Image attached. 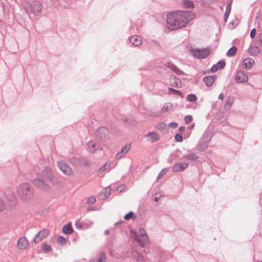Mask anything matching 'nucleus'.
I'll use <instances>...</instances> for the list:
<instances>
[{"label":"nucleus","instance_id":"nucleus-18","mask_svg":"<svg viewBox=\"0 0 262 262\" xmlns=\"http://www.w3.org/2000/svg\"><path fill=\"white\" fill-rule=\"evenodd\" d=\"M88 147L91 152H95L96 150V142L93 140L90 141L88 143Z\"/></svg>","mask_w":262,"mask_h":262},{"label":"nucleus","instance_id":"nucleus-37","mask_svg":"<svg viewBox=\"0 0 262 262\" xmlns=\"http://www.w3.org/2000/svg\"><path fill=\"white\" fill-rule=\"evenodd\" d=\"M105 254H102L98 259L97 262H105Z\"/></svg>","mask_w":262,"mask_h":262},{"label":"nucleus","instance_id":"nucleus-33","mask_svg":"<svg viewBox=\"0 0 262 262\" xmlns=\"http://www.w3.org/2000/svg\"><path fill=\"white\" fill-rule=\"evenodd\" d=\"M42 247L43 250L45 251H49L51 250V246L46 244H42Z\"/></svg>","mask_w":262,"mask_h":262},{"label":"nucleus","instance_id":"nucleus-17","mask_svg":"<svg viewBox=\"0 0 262 262\" xmlns=\"http://www.w3.org/2000/svg\"><path fill=\"white\" fill-rule=\"evenodd\" d=\"M215 78L214 76H206L203 78V80L207 86H210L214 83Z\"/></svg>","mask_w":262,"mask_h":262},{"label":"nucleus","instance_id":"nucleus-4","mask_svg":"<svg viewBox=\"0 0 262 262\" xmlns=\"http://www.w3.org/2000/svg\"><path fill=\"white\" fill-rule=\"evenodd\" d=\"M192 55L198 58H205L210 54V50L209 48L199 49L193 48L191 50Z\"/></svg>","mask_w":262,"mask_h":262},{"label":"nucleus","instance_id":"nucleus-7","mask_svg":"<svg viewBox=\"0 0 262 262\" xmlns=\"http://www.w3.org/2000/svg\"><path fill=\"white\" fill-rule=\"evenodd\" d=\"M58 167L62 172L67 176H71L73 173L72 168L63 162L58 163Z\"/></svg>","mask_w":262,"mask_h":262},{"label":"nucleus","instance_id":"nucleus-40","mask_svg":"<svg viewBox=\"0 0 262 262\" xmlns=\"http://www.w3.org/2000/svg\"><path fill=\"white\" fill-rule=\"evenodd\" d=\"M219 69H220V68L218 67L217 64H215L212 67L211 71L212 72H215L217 71Z\"/></svg>","mask_w":262,"mask_h":262},{"label":"nucleus","instance_id":"nucleus-25","mask_svg":"<svg viewBox=\"0 0 262 262\" xmlns=\"http://www.w3.org/2000/svg\"><path fill=\"white\" fill-rule=\"evenodd\" d=\"M167 67L177 74H179L181 72V71L172 63H168Z\"/></svg>","mask_w":262,"mask_h":262},{"label":"nucleus","instance_id":"nucleus-9","mask_svg":"<svg viewBox=\"0 0 262 262\" xmlns=\"http://www.w3.org/2000/svg\"><path fill=\"white\" fill-rule=\"evenodd\" d=\"M188 166V164L185 162H180L176 164L172 168V171L173 172H179L181 171H183L185 169L187 166Z\"/></svg>","mask_w":262,"mask_h":262},{"label":"nucleus","instance_id":"nucleus-34","mask_svg":"<svg viewBox=\"0 0 262 262\" xmlns=\"http://www.w3.org/2000/svg\"><path fill=\"white\" fill-rule=\"evenodd\" d=\"M192 117L190 115H187L185 117V122L187 124H189L192 121Z\"/></svg>","mask_w":262,"mask_h":262},{"label":"nucleus","instance_id":"nucleus-12","mask_svg":"<svg viewBox=\"0 0 262 262\" xmlns=\"http://www.w3.org/2000/svg\"><path fill=\"white\" fill-rule=\"evenodd\" d=\"M254 60L251 58H247L245 59L243 61L242 66L243 68L250 69L253 65Z\"/></svg>","mask_w":262,"mask_h":262},{"label":"nucleus","instance_id":"nucleus-5","mask_svg":"<svg viewBox=\"0 0 262 262\" xmlns=\"http://www.w3.org/2000/svg\"><path fill=\"white\" fill-rule=\"evenodd\" d=\"M30 243L25 237H20L17 242V247L19 250H25L29 248Z\"/></svg>","mask_w":262,"mask_h":262},{"label":"nucleus","instance_id":"nucleus-49","mask_svg":"<svg viewBox=\"0 0 262 262\" xmlns=\"http://www.w3.org/2000/svg\"><path fill=\"white\" fill-rule=\"evenodd\" d=\"M105 233L106 234H108L110 233V231L108 230H106L105 231Z\"/></svg>","mask_w":262,"mask_h":262},{"label":"nucleus","instance_id":"nucleus-41","mask_svg":"<svg viewBox=\"0 0 262 262\" xmlns=\"http://www.w3.org/2000/svg\"><path fill=\"white\" fill-rule=\"evenodd\" d=\"M167 172V169H163L161 172L160 173H159V177H158V178L161 177L162 176H163L164 174H165L166 173V172Z\"/></svg>","mask_w":262,"mask_h":262},{"label":"nucleus","instance_id":"nucleus-21","mask_svg":"<svg viewBox=\"0 0 262 262\" xmlns=\"http://www.w3.org/2000/svg\"><path fill=\"white\" fill-rule=\"evenodd\" d=\"M42 177L49 180H52L53 177L51 172V170L50 168H47L46 170V172H43L42 173Z\"/></svg>","mask_w":262,"mask_h":262},{"label":"nucleus","instance_id":"nucleus-52","mask_svg":"<svg viewBox=\"0 0 262 262\" xmlns=\"http://www.w3.org/2000/svg\"><path fill=\"white\" fill-rule=\"evenodd\" d=\"M194 127V125L191 126V128H193Z\"/></svg>","mask_w":262,"mask_h":262},{"label":"nucleus","instance_id":"nucleus-16","mask_svg":"<svg viewBox=\"0 0 262 262\" xmlns=\"http://www.w3.org/2000/svg\"><path fill=\"white\" fill-rule=\"evenodd\" d=\"M34 13L35 15L39 14L42 10V6L40 3L35 2L32 7Z\"/></svg>","mask_w":262,"mask_h":262},{"label":"nucleus","instance_id":"nucleus-20","mask_svg":"<svg viewBox=\"0 0 262 262\" xmlns=\"http://www.w3.org/2000/svg\"><path fill=\"white\" fill-rule=\"evenodd\" d=\"M233 102H234V99L232 97H230V98H228L227 99V100H226L225 103V105H224V108L226 110H229L232 104L233 103Z\"/></svg>","mask_w":262,"mask_h":262},{"label":"nucleus","instance_id":"nucleus-38","mask_svg":"<svg viewBox=\"0 0 262 262\" xmlns=\"http://www.w3.org/2000/svg\"><path fill=\"white\" fill-rule=\"evenodd\" d=\"M217 66L220 69H222L225 66V62L224 61H219L217 63Z\"/></svg>","mask_w":262,"mask_h":262},{"label":"nucleus","instance_id":"nucleus-14","mask_svg":"<svg viewBox=\"0 0 262 262\" xmlns=\"http://www.w3.org/2000/svg\"><path fill=\"white\" fill-rule=\"evenodd\" d=\"M147 140L150 142L157 141L159 139V135L155 132H151L145 135Z\"/></svg>","mask_w":262,"mask_h":262},{"label":"nucleus","instance_id":"nucleus-48","mask_svg":"<svg viewBox=\"0 0 262 262\" xmlns=\"http://www.w3.org/2000/svg\"><path fill=\"white\" fill-rule=\"evenodd\" d=\"M179 129L181 130V131H184V129H185V128L184 127H180Z\"/></svg>","mask_w":262,"mask_h":262},{"label":"nucleus","instance_id":"nucleus-22","mask_svg":"<svg viewBox=\"0 0 262 262\" xmlns=\"http://www.w3.org/2000/svg\"><path fill=\"white\" fill-rule=\"evenodd\" d=\"M111 189L110 187H107L105 188L103 191L102 192L101 194L104 195V197L105 198H108L110 194H111Z\"/></svg>","mask_w":262,"mask_h":262},{"label":"nucleus","instance_id":"nucleus-24","mask_svg":"<svg viewBox=\"0 0 262 262\" xmlns=\"http://www.w3.org/2000/svg\"><path fill=\"white\" fill-rule=\"evenodd\" d=\"M237 52V48L236 47H232L227 52V55L228 56H232L235 54Z\"/></svg>","mask_w":262,"mask_h":262},{"label":"nucleus","instance_id":"nucleus-6","mask_svg":"<svg viewBox=\"0 0 262 262\" xmlns=\"http://www.w3.org/2000/svg\"><path fill=\"white\" fill-rule=\"evenodd\" d=\"M49 234V231L47 229H43L40 231L38 234L35 236L33 241L38 243L41 242L42 239L47 237Z\"/></svg>","mask_w":262,"mask_h":262},{"label":"nucleus","instance_id":"nucleus-35","mask_svg":"<svg viewBox=\"0 0 262 262\" xmlns=\"http://www.w3.org/2000/svg\"><path fill=\"white\" fill-rule=\"evenodd\" d=\"M175 139L178 142H182L183 141V137L180 134H176Z\"/></svg>","mask_w":262,"mask_h":262},{"label":"nucleus","instance_id":"nucleus-1","mask_svg":"<svg viewBox=\"0 0 262 262\" xmlns=\"http://www.w3.org/2000/svg\"><path fill=\"white\" fill-rule=\"evenodd\" d=\"M194 17V14L190 11L178 10L170 12L167 15V28L174 30L185 27Z\"/></svg>","mask_w":262,"mask_h":262},{"label":"nucleus","instance_id":"nucleus-10","mask_svg":"<svg viewBox=\"0 0 262 262\" xmlns=\"http://www.w3.org/2000/svg\"><path fill=\"white\" fill-rule=\"evenodd\" d=\"M169 83L171 86L175 88H180L182 85L181 80L174 76H171L169 78Z\"/></svg>","mask_w":262,"mask_h":262},{"label":"nucleus","instance_id":"nucleus-50","mask_svg":"<svg viewBox=\"0 0 262 262\" xmlns=\"http://www.w3.org/2000/svg\"><path fill=\"white\" fill-rule=\"evenodd\" d=\"M101 129L102 130H106L105 128H101Z\"/></svg>","mask_w":262,"mask_h":262},{"label":"nucleus","instance_id":"nucleus-39","mask_svg":"<svg viewBox=\"0 0 262 262\" xmlns=\"http://www.w3.org/2000/svg\"><path fill=\"white\" fill-rule=\"evenodd\" d=\"M256 30L255 29H253L250 33V37L251 38H254L255 36Z\"/></svg>","mask_w":262,"mask_h":262},{"label":"nucleus","instance_id":"nucleus-53","mask_svg":"<svg viewBox=\"0 0 262 262\" xmlns=\"http://www.w3.org/2000/svg\"><path fill=\"white\" fill-rule=\"evenodd\" d=\"M260 262H262V260L261 261H260Z\"/></svg>","mask_w":262,"mask_h":262},{"label":"nucleus","instance_id":"nucleus-28","mask_svg":"<svg viewBox=\"0 0 262 262\" xmlns=\"http://www.w3.org/2000/svg\"><path fill=\"white\" fill-rule=\"evenodd\" d=\"M57 242L58 244L61 245H65L66 244V239L62 236H59L57 239Z\"/></svg>","mask_w":262,"mask_h":262},{"label":"nucleus","instance_id":"nucleus-46","mask_svg":"<svg viewBox=\"0 0 262 262\" xmlns=\"http://www.w3.org/2000/svg\"><path fill=\"white\" fill-rule=\"evenodd\" d=\"M201 1L205 3H210L213 2L215 0H201Z\"/></svg>","mask_w":262,"mask_h":262},{"label":"nucleus","instance_id":"nucleus-15","mask_svg":"<svg viewBox=\"0 0 262 262\" xmlns=\"http://www.w3.org/2000/svg\"><path fill=\"white\" fill-rule=\"evenodd\" d=\"M130 148V145H125L121 150V152L118 153L116 156V158L117 159H120L124 155H125L129 150Z\"/></svg>","mask_w":262,"mask_h":262},{"label":"nucleus","instance_id":"nucleus-11","mask_svg":"<svg viewBox=\"0 0 262 262\" xmlns=\"http://www.w3.org/2000/svg\"><path fill=\"white\" fill-rule=\"evenodd\" d=\"M130 42L135 46H139L142 43V39L140 36L137 35H134L129 38Z\"/></svg>","mask_w":262,"mask_h":262},{"label":"nucleus","instance_id":"nucleus-30","mask_svg":"<svg viewBox=\"0 0 262 262\" xmlns=\"http://www.w3.org/2000/svg\"><path fill=\"white\" fill-rule=\"evenodd\" d=\"M184 5L187 8H192L193 7V3L190 1H184Z\"/></svg>","mask_w":262,"mask_h":262},{"label":"nucleus","instance_id":"nucleus-36","mask_svg":"<svg viewBox=\"0 0 262 262\" xmlns=\"http://www.w3.org/2000/svg\"><path fill=\"white\" fill-rule=\"evenodd\" d=\"M169 91L170 92H171L176 94H177V95H182V93L180 91H178V90H174L173 89H172V88H169Z\"/></svg>","mask_w":262,"mask_h":262},{"label":"nucleus","instance_id":"nucleus-32","mask_svg":"<svg viewBox=\"0 0 262 262\" xmlns=\"http://www.w3.org/2000/svg\"><path fill=\"white\" fill-rule=\"evenodd\" d=\"M134 216V213L133 212H129L127 214H126L124 217V219L126 220H129L131 219H132Z\"/></svg>","mask_w":262,"mask_h":262},{"label":"nucleus","instance_id":"nucleus-27","mask_svg":"<svg viewBox=\"0 0 262 262\" xmlns=\"http://www.w3.org/2000/svg\"><path fill=\"white\" fill-rule=\"evenodd\" d=\"M187 100L189 102H194L197 98L194 94H189L187 96Z\"/></svg>","mask_w":262,"mask_h":262},{"label":"nucleus","instance_id":"nucleus-44","mask_svg":"<svg viewBox=\"0 0 262 262\" xmlns=\"http://www.w3.org/2000/svg\"><path fill=\"white\" fill-rule=\"evenodd\" d=\"M169 126L172 128H176L178 126V124L177 123L173 122V123H170L169 124Z\"/></svg>","mask_w":262,"mask_h":262},{"label":"nucleus","instance_id":"nucleus-47","mask_svg":"<svg viewBox=\"0 0 262 262\" xmlns=\"http://www.w3.org/2000/svg\"><path fill=\"white\" fill-rule=\"evenodd\" d=\"M219 98L220 100H223L224 99V95L222 93L220 94L219 96Z\"/></svg>","mask_w":262,"mask_h":262},{"label":"nucleus","instance_id":"nucleus-13","mask_svg":"<svg viewBox=\"0 0 262 262\" xmlns=\"http://www.w3.org/2000/svg\"><path fill=\"white\" fill-rule=\"evenodd\" d=\"M33 183L36 187L40 189L44 190H47L48 189V186L40 179L34 180L33 182Z\"/></svg>","mask_w":262,"mask_h":262},{"label":"nucleus","instance_id":"nucleus-43","mask_svg":"<svg viewBox=\"0 0 262 262\" xmlns=\"http://www.w3.org/2000/svg\"><path fill=\"white\" fill-rule=\"evenodd\" d=\"M258 41L259 45L262 46V32L258 34Z\"/></svg>","mask_w":262,"mask_h":262},{"label":"nucleus","instance_id":"nucleus-23","mask_svg":"<svg viewBox=\"0 0 262 262\" xmlns=\"http://www.w3.org/2000/svg\"><path fill=\"white\" fill-rule=\"evenodd\" d=\"M111 165V164L110 163H105L103 166L100 167L97 171V173L98 174H101L103 172H104L105 170L107 169L108 167H109Z\"/></svg>","mask_w":262,"mask_h":262},{"label":"nucleus","instance_id":"nucleus-26","mask_svg":"<svg viewBox=\"0 0 262 262\" xmlns=\"http://www.w3.org/2000/svg\"><path fill=\"white\" fill-rule=\"evenodd\" d=\"M231 10V4H229L227 6V8H226V12H225V20H226L228 18V17L229 16V14L230 13Z\"/></svg>","mask_w":262,"mask_h":262},{"label":"nucleus","instance_id":"nucleus-31","mask_svg":"<svg viewBox=\"0 0 262 262\" xmlns=\"http://www.w3.org/2000/svg\"><path fill=\"white\" fill-rule=\"evenodd\" d=\"M96 198L94 196H90L88 199L87 203L89 204H93L96 202Z\"/></svg>","mask_w":262,"mask_h":262},{"label":"nucleus","instance_id":"nucleus-29","mask_svg":"<svg viewBox=\"0 0 262 262\" xmlns=\"http://www.w3.org/2000/svg\"><path fill=\"white\" fill-rule=\"evenodd\" d=\"M197 158L198 157L194 154L187 155L185 156V158L189 160H193L197 159Z\"/></svg>","mask_w":262,"mask_h":262},{"label":"nucleus","instance_id":"nucleus-19","mask_svg":"<svg viewBox=\"0 0 262 262\" xmlns=\"http://www.w3.org/2000/svg\"><path fill=\"white\" fill-rule=\"evenodd\" d=\"M62 231L63 233L67 234H71L73 231V229L72 227V224L71 223H68V224L64 225L62 228Z\"/></svg>","mask_w":262,"mask_h":262},{"label":"nucleus","instance_id":"nucleus-8","mask_svg":"<svg viewBox=\"0 0 262 262\" xmlns=\"http://www.w3.org/2000/svg\"><path fill=\"white\" fill-rule=\"evenodd\" d=\"M235 80L238 83L246 82L248 80V77L244 72L239 71L235 76Z\"/></svg>","mask_w":262,"mask_h":262},{"label":"nucleus","instance_id":"nucleus-51","mask_svg":"<svg viewBox=\"0 0 262 262\" xmlns=\"http://www.w3.org/2000/svg\"><path fill=\"white\" fill-rule=\"evenodd\" d=\"M117 190H118V191H121V190H120V189H119V188H117Z\"/></svg>","mask_w":262,"mask_h":262},{"label":"nucleus","instance_id":"nucleus-45","mask_svg":"<svg viewBox=\"0 0 262 262\" xmlns=\"http://www.w3.org/2000/svg\"><path fill=\"white\" fill-rule=\"evenodd\" d=\"M75 225H76V226L77 228L81 229V223L80 222H79V221L76 222Z\"/></svg>","mask_w":262,"mask_h":262},{"label":"nucleus","instance_id":"nucleus-2","mask_svg":"<svg viewBox=\"0 0 262 262\" xmlns=\"http://www.w3.org/2000/svg\"><path fill=\"white\" fill-rule=\"evenodd\" d=\"M17 192L20 199L24 201L28 200L33 196L31 187L27 183L21 184L18 188Z\"/></svg>","mask_w":262,"mask_h":262},{"label":"nucleus","instance_id":"nucleus-3","mask_svg":"<svg viewBox=\"0 0 262 262\" xmlns=\"http://www.w3.org/2000/svg\"><path fill=\"white\" fill-rule=\"evenodd\" d=\"M139 234L140 237L142 238L141 239L139 238V235L135 232L133 231H130L131 237L134 238L137 242H138L141 246H144L148 243V236L146 233L145 231L143 229H139Z\"/></svg>","mask_w":262,"mask_h":262},{"label":"nucleus","instance_id":"nucleus-42","mask_svg":"<svg viewBox=\"0 0 262 262\" xmlns=\"http://www.w3.org/2000/svg\"><path fill=\"white\" fill-rule=\"evenodd\" d=\"M5 208V205L2 200V199H0V211H2Z\"/></svg>","mask_w":262,"mask_h":262}]
</instances>
